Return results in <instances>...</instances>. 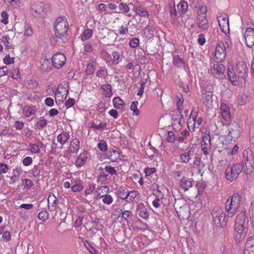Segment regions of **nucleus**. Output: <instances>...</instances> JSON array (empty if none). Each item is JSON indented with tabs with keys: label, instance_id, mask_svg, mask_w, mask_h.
<instances>
[{
	"label": "nucleus",
	"instance_id": "obj_1",
	"mask_svg": "<svg viewBox=\"0 0 254 254\" xmlns=\"http://www.w3.org/2000/svg\"><path fill=\"white\" fill-rule=\"evenodd\" d=\"M249 227V219L246 211L241 212L237 216L235 225L234 237L237 242L243 240L247 235Z\"/></svg>",
	"mask_w": 254,
	"mask_h": 254
},
{
	"label": "nucleus",
	"instance_id": "obj_2",
	"mask_svg": "<svg viewBox=\"0 0 254 254\" xmlns=\"http://www.w3.org/2000/svg\"><path fill=\"white\" fill-rule=\"evenodd\" d=\"M241 200V197L238 193H234L228 197L225 204L228 217L232 218L234 216L240 207Z\"/></svg>",
	"mask_w": 254,
	"mask_h": 254
},
{
	"label": "nucleus",
	"instance_id": "obj_3",
	"mask_svg": "<svg viewBox=\"0 0 254 254\" xmlns=\"http://www.w3.org/2000/svg\"><path fill=\"white\" fill-rule=\"evenodd\" d=\"M68 29V23L65 17H58L55 24V34L59 39H64Z\"/></svg>",
	"mask_w": 254,
	"mask_h": 254
},
{
	"label": "nucleus",
	"instance_id": "obj_4",
	"mask_svg": "<svg viewBox=\"0 0 254 254\" xmlns=\"http://www.w3.org/2000/svg\"><path fill=\"white\" fill-rule=\"evenodd\" d=\"M243 168V165L240 163L228 166L225 171V179L230 182L236 180L242 172Z\"/></svg>",
	"mask_w": 254,
	"mask_h": 254
},
{
	"label": "nucleus",
	"instance_id": "obj_5",
	"mask_svg": "<svg viewBox=\"0 0 254 254\" xmlns=\"http://www.w3.org/2000/svg\"><path fill=\"white\" fill-rule=\"evenodd\" d=\"M198 113L197 109H193L188 119V127L191 132L193 131L195 128H198L202 123V118L198 115Z\"/></svg>",
	"mask_w": 254,
	"mask_h": 254
},
{
	"label": "nucleus",
	"instance_id": "obj_6",
	"mask_svg": "<svg viewBox=\"0 0 254 254\" xmlns=\"http://www.w3.org/2000/svg\"><path fill=\"white\" fill-rule=\"evenodd\" d=\"M243 156L246 167L245 172L247 174H250L254 170V157L252 150L248 149L244 150Z\"/></svg>",
	"mask_w": 254,
	"mask_h": 254
},
{
	"label": "nucleus",
	"instance_id": "obj_7",
	"mask_svg": "<svg viewBox=\"0 0 254 254\" xmlns=\"http://www.w3.org/2000/svg\"><path fill=\"white\" fill-rule=\"evenodd\" d=\"M68 93V84L64 82L60 84L55 91V100L63 102L66 98Z\"/></svg>",
	"mask_w": 254,
	"mask_h": 254
},
{
	"label": "nucleus",
	"instance_id": "obj_8",
	"mask_svg": "<svg viewBox=\"0 0 254 254\" xmlns=\"http://www.w3.org/2000/svg\"><path fill=\"white\" fill-rule=\"evenodd\" d=\"M226 56V48L222 42L217 44L213 58L214 61L217 63L223 62Z\"/></svg>",
	"mask_w": 254,
	"mask_h": 254
},
{
	"label": "nucleus",
	"instance_id": "obj_9",
	"mask_svg": "<svg viewBox=\"0 0 254 254\" xmlns=\"http://www.w3.org/2000/svg\"><path fill=\"white\" fill-rule=\"evenodd\" d=\"M217 20L221 30L226 34L229 33L230 28L228 15L223 13L217 16Z\"/></svg>",
	"mask_w": 254,
	"mask_h": 254
},
{
	"label": "nucleus",
	"instance_id": "obj_10",
	"mask_svg": "<svg viewBox=\"0 0 254 254\" xmlns=\"http://www.w3.org/2000/svg\"><path fill=\"white\" fill-rule=\"evenodd\" d=\"M52 61L54 67L59 69L65 64L66 59L64 54L61 53H57L53 56Z\"/></svg>",
	"mask_w": 254,
	"mask_h": 254
},
{
	"label": "nucleus",
	"instance_id": "obj_11",
	"mask_svg": "<svg viewBox=\"0 0 254 254\" xmlns=\"http://www.w3.org/2000/svg\"><path fill=\"white\" fill-rule=\"evenodd\" d=\"M244 37L246 46L252 48L254 45V29L248 27L245 30Z\"/></svg>",
	"mask_w": 254,
	"mask_h": 254
},
{
	"label": "nucleus",
	"instance_id": "obj_12",
	"mask_svg": "<svg viewBox=\"0 0 254 254\" xmlns=\"http://www.w3.org/2000/svg\"><path fill=\"white\" fill-rule=\"evenodd\" d=\"M213 221L216 226L223 227L225 225L224 222L225 214L223 213L221 210L218 212H214L212 214Z\"/></svg>",
	"mask_w": 254,
	"mask_h": 254
},
{
	"label": "nucleus",
	"instance_id": "obj_13",
	"mask_svg": "<svg viewBox=\"0 0 254 254\" xmlns=\"http://www.w3.org/2000/svg\"><path fill=\"white\" fill-rule=\"evenodd\" d=\"M236 69L239 78L245 80L247 76V64L244 62H239L236 65Z\"/></svg>",
	"mask_w": 254,
	"mask_h": 254
},
{
	"label": "nucleus",
	"instance_id": "obj_14",
	"mask_svg": "<svg viewBox=\"0 0 254 254\" xmlns=\"http://www.w3.org/2000/svg\"><path fill=\"white\" fill-rule=\"evenodd\" d=\"M136 213L140 217L145 220L148 219L149 214L148 211L145 206V205L142 203H139L136 207Z\"/></svg>",
	"mask_w": 254,
	"mask_h": 254
},
{
	"label": "nucleus",
	"instance_id": "obj_15",
	"mask_svg": "<svg viewBox=\"0 0 254 254\" xmlns=\"http://www.w3.org/2000/svg\"><path fill=\"white\" fill-rule=\"evenodd\" d=\"M221 114L222 118L226 122H229L231 120V115L230 112V108L225 103H222L220 107Z\"/></svg>",
	"mask_w": 254,
	"mask_h": 254
},
{
	"label": "nucleus",
	"instance_id": "obj_16",
	"mask_svg": "<svg viewBox=\"0 0 254 254\" xmlns=\"http://www.w3.org/2000/svg\"><path fill=\"white\" fill-rule=\"evenodd\" d=\"M212 96L213 93L212 91H207L206 90H204L202 92V99L203 103L205 106L210 107L212 106L213 102Z\"/></svg>",
	"mask_w": 254,
	"mask_h": 254
},
{
	"label": "nucleus",
	"instance_id": "obj_17",
	"mask_svg": "<svg viewBox=\"0 0 254 254\" xmlns=\"http://www.w3.org/2000/svg\"><path fill=\"white\" fill-rule=\"evenodd\" d=\"M225 71V66L221 64H214L211 68V73L215 76H222Z\"/></svg>",
	"mask_w": 254,
	"mask_h": 254
},
{
	"label": "nucleus",
	"instance_id": "obj_18",
	"mask_svg": "<svg viewBox=\"0 0 254 254\" xmlns=\"http://www.w3.org/2000/svg\"><path fill=\"white\" fill-rule=\"evenodd\" d=\"M196 24L201 31H207L209 28L208 22L206 17L197 18Z\"/></svg>",
	"mask_w": 254,
	"mask_h": 254
},
{
	"label": "nucleus",
	"instance_id": "obj_19",
	"mask_svg": "<svg viewBox=\"0 0 254 254\" xmlns=\"http://www.w3.org/2000/svg\"><path fill=\"white\" fill-rule=\"evenodd\" d=\"M106 156L108 159L112 162H119L121 160L120 152L114 149L107 151Z\"/></svg>",
	"mask_w": 254,
	"mask_h": 254
},
{
	"label": "nucleus",
	"instance_id": "obj_20",
	"mask_svg": "<svg viewBox=\"0 0 254 254\" xmlns=\"http://www.w3.org/2000/svg\"><path fill=\"white\" fill-rule=\"evenodd\" d=\"M57 198L54 193L50 192L48 198V209L50 211L56 210L57 208Z\"/></svg>",
	"mask_w": 254,
	"mask_h": 254
},
{
	"label": "nucleus",
	"instance_id": "obj_21",
	"mask_svg": "<svg viewBox=\"0 0 254 254\" xmlns=\"http://www.w3.org/2000/svg\"><path fill=\"white\" fill-rule=\"evenodd\" d=\"M194 152V149L193 147H191L187 152L181 154L180 158L182 162L184 163H189L193 157Z\"/></svg>",
	"mask_w": 254,
	"mask_h": 254
},
{
	"label": "nucleus",
	"instance_id": "obj_22",
	"mask_svg": "<svg viewBox=\"0 0 254 254\" xmlns=\"http://www.w3.org/2000/svg\"><path fill=\"white\" fill-rule=\"evenodd\" d=\"M87 155V152L86 151L80 153L75 160V166L77 167H80L84 165L88 158Z\"/></svg>",
	"mask_w": 254,
	"mask_h": 254
},
{
	"label": "nucleus",
	"instance_id": "obj_23",
	"mask_svg": "<svg viewBox=\"0 0 254 254\" xmlns=\"http://www.w3.org/2000/svg\"><path fill=\"white\" fill-rule=\"evenodd\" d=\"M1 42L4 45L6 49H14L15 46L11 44V40L8 35H4L1 36L0 39Z\"/></svg>",
	"mask_w": 254,
	"mask_h": 254
},
{
	"label": "nucleus",
	"instance_id": "obj_24",
	"mask_svg": "<svg viewBox=\"0 0 254 254\" xmlns=\"http://www.w3.org/2000/svg\"><path fill=\"white\" fill-rule=\"evenodd\" d=\"M79 148V141L77 138H74L72 139L70 143L68 151L70 153H76Z\"/></svg>",
	"mask_w": 254,
	"mask_h": 254
},
{
	"label": "nucleus",
	"instance_id": "obj_25",
	"mask_svg": "<svg viewBox=\"0 0 254 254\" xmlns=\"http://www.w3.org/2000/svg\"><path fill=\"white\" fill-rule=\"evenodd\" d=\"M201 150L204 155H206L209 154L211 148L210 139H207V137H203L201 142Z\"/></svg>",
	"mask_w": 254,
	"mask_h": 254
},
{
	"label": "nucleus",
	"instance_id": "obj_26",
	"mask_svg": "<svg viewBox=\"0 0 254 254\" xmlns=\"http://www.w3.org/2000/svg\"><path fill=\"white\" fill-rule=\"evenodd\" d=\"M109 188L107 186H102L98 188L95 192V198L96 199H100L103 198L107 192L109 191Z\"/></svg>",
	"mask_w": 254,
	"mask_h": 254
},
{
	"label": "nucleus",
	"instance_id": "obj_27",
	"mask_svg": "<svg viewBox=\"0 0 254 254\" xmlns=\"http://www.w3.org/2000/svg\"><path fill=\"white\" fill-rule=\"evenodd\" d=\"M180 187L185 191L188 190L191 187V182L187 178H183L179 180Z\"/></svg>",
	"mask_w": 254,
	"mask_h": 254
},
{
	"label": "nucleus",
	"instance_id": "obj_28",
	"mask_svg": "<svg viewBox=\"0 0 254 254\" xmlns=\"http://www.w3.org/2000/svg\"><path fill=\"white\" fill-rule=\"evenodd\" d=\"M70 137L69 134L66 132H63L57 136V141L61 145L65 144Z\"/></svg>",
	"mask_w": 254,
	"mask_h": 254
},
{
	"label": "nucleus",
	"instance_id": "obj_29",
	"mask_svg": "<svg viewBox=\"0 0 254 254\" xmlns=\"http://www.w3.org/2000/svg\"><path fill=\"white\" fill-rule=\"evenodd\" d=\"M238 150H239V147H238V145H235L233 147V148L231 150V151H230L228 149L224 148L223 150H218V152L220 153H222L224 155H226L227 156H230V155H235V154H237V153L238 152Z\"/></svg>",
	"mask_w": 254,
	"mask_h": 254
},
{
	"label": "nucleus",
	"instance_id": "obj_30",
	"mask_svg": "<svg viewBox=\"0 0 254 254\" xmlns=\"http://www.w3.org/2000/svg\"><path fill=\"white\" fill-rule=\"evenodd\" d=\"M233 69L232 70L230 68V67L228 68V76L229 80L233 84L236 85L238 84V81L239 80V77L238 76H236L234 73L232 71Z\"/></svg>",
	"mask_w": 254,
	"mask_h": 254
},
{
	"label": "nucleus",
	"instance_id": "obj_31",
	"mask_svg": "<svg viewBox=\"0 0 254 254\" xmlns=\"http://www.w3.org/2000/svg\"><path fill=\"white\" fill-rule=\"evenodd\" d=\"M128 190L126 187H120L117 190V194L118 196L126 201L127 197V193Z\"/></svg>",
	"mask_w": 254,
	"mask_h": 254
},
{
	"label": "nucleus",
	"instance_id": "obj_32",
	"mask_svg": "<svg viewBox=\"0 0 254 254\" xmlns=\"http://www.w3.org/2000/svg\"><path fill=\"white\" fill-rule=\"evenodd\" d=\"M244 251L254 252V236H252L248 239Z\"/></svg>",
	"mask_w": 254,
	"mask_h": 254
},
{
	"label": "nucleus",
	"instance_id": "obj_33",
	"mask_svg": "<svg viewBox=\"0 0 254 254\" xmlns=\"http://www.w3.org/2000/svg\"><path fill=\"white\" fill-rule=\"evenodd\" d=\"M114 106L116 109H123L125 106L123 100L119 97H114L113 99Z\"/></svg>",
	"mask_w": 254,
	"mask_h": 254
},
{
	"label": "nucleus",
	"instance_id": "obj_34",
	"mask_svg": "<svg viewBox=\"0 0 254 254\" xmlns=\"http://www.w3.org/2000/svg\"><path fill=\"white\" fill-rule=\"evenodd\" d=\"M23 111L24 115L27 117L31 116L35 113V108L33 106L28 105L24 107Z\"/></svg>",
	"mask_w": 254,
	"mask_h": 254
},
{
	"label": "nucleus",
	"instance_id": "obj_35",
	"mask_svg": "<svg viewBox=\"0 0 254 254\" xmlns=\"http://www.w3.org/2000/svg\"><path fill=\"white\" fill-rule=\"evenodd\" d=\"M103 95L107 98H109L112 95V86L110 84H107L102 86Z\"/></svg>",
	"mask_w": 254,
	"mask_h": 254
},
{
	"label": "nucleus",
	"instance_id": "obj_36",
	"mask_svg": "<svg viewBox=\"0 0 254 254\" xmlns=\"http://www.w3.org/2000/svg\"><path fill=\"white\" fill-rule=\"evenodd\" d=\"M139 192L135 190H132L129 191L128 190L127 193V197L126 201L127 202H131L132 201L135 197H136L139 195Z\"/></svg>",
	"mask_w": 254,
	"mask_h": 254
},
{
	"label": "nucleus",
	"instance_id": "obj_37",
	"mask_svg": "<svg viewBox=\"0 0 254 254\" xmlns=\"http://www.w3.org/2000/svg\"><path fill=\"white\" fill-rule=\"evenodd\" d=\"M31 8L36 13H41L43 11L44 4L40 2H36L32 4Z\"/></svg>",
	"mask_w": 254,
	"mask_h": 254
},
{
	"label": "nucleus",
	"instance_id": "obj_38",
	"mask_svg": "<svg viewBox=\"0 0 254 254\" xmlns=\"http://www.w3.org/2000/svg\"><path fill=\"white\" fill-rule=\"evenodd\" d=\"M26 96L27 100L30 101L38 100L40 98L38 93L33 91L27 92Z\"/></svg>",
	"mask_w": 254,
	"mask_h": 254
},
{
	"label": "nucleus",
	"instance_id": "obj_39",
	"mask_svg": "<svg viewBox=\"0 0 254 254\" xmlns=\"http://www.w3.org/2000/svg\"><path fill=\"white\" fill-rule=\"evenodd\" d=\"M93 32L91 29H85L81 34V40L82 41H86L91 38L92 36Z\"/></svg>",
	"mask_w": 254,
	"mask_h": 254
},
{
	"label": "nucleus",
	"instance_id": "obj_40",
	"mask_svg": "<svg viewBox=\"0 0 254 254\" xmlns=\"http://www.w3.org/2000/svg\"><path fill=\"white\" fill-rule=\"evenodd\" d=\"M136 14L141 16L147 17L149 15L148 12L144 8L140 6H136L135 7Z\"/></svg>",
	"mask_w": 254,
	"mask_h": 254
},
{
	"label": "nucleus",
	"instance_id": "obj_41",
	"mask_svg": "<svg viewBox=\"0 0 254 254\" xmlns=\"http://www.w3.org/2000/svg\"><path fill=\"white\" fill-rule=\"evenodd\" d=\"M138 105V101H133L131 103L130 110L132 111L134 116H138L140 114V110L137 109Z\"/></svg>",
	"mask_w": 254,
	"mask_h": 254
},
{
	"label": "nucleus",
	"instance_id": "obj_42",
	"mask_svg": "<svg viewBox=\"0 0 254 254\" xmlns=\"http://www.w3.org/2000/svg\"><path fill=\"white\" fill-rule=\"evenodd\" d=\"M28 150L33 154H39L40 152L39 146L34 143H30L29 144Z\"/></svg>",
	"mask_w": 254,
	"mask_h": 254
},
{
	"label": "nucleus",
	"instance_id": "obj_43",
	"mask_svg": "<svg viewBox=\"0 0 254 254\" xmlns=\"http://www.w3.org/2000/svg\"><path fill=\"white\" fill-rule=\"evenodd\" d=\"M188 8V3L184 0H181L178 4V9L182 13H185Z\"/></svg>",
	"mask_w": 254,
	"mask_h": 254
},
{
	"label": "nucleus",
	"instance_id": "obj_44",
	"mask_svg": "<svg viewBox=\"0 0 254 254\" xmlns=\"http://www.w3.org/2000/svg\"><path fill=\"white\" fill-rule=\"evenodd\" d=\"M95 68V64L93 63L90 62L88 63L87 64L85 69L86 74L87 75H90L93 73L94 72Z\"/></svg>",
	"mask_w": 254,
	"mask_h": 254
},
{
	"label": "nucleus",
	"instance_id": "obj_45",
	"mask_svg": "<svg viewBox=\"0 0 254 254\" xmlns=\"http://www.w3.org/2000/svg\"><path fill=\"white\" fill-rule=\"evenodd\" d=\"M112 56V62L115 64H118L122 60L120 53L117 52H113Z\"/></svg>",
	"mask_w": 254,
	"mask_h": 254
},
{
	"label": "nucleus",
	"instance_id": "obj_46",
	"mask_svg": "<svg viewBox=\"0 0 254 254\" xmlns=\"http://www.w3.org/2000/svg\"><path fill=\"white\" fill-rule=\"evenodd\" d=\"M8 17H9V14L7 13V11L3 10L1 13V19H0V22L4 24V25H7L9 21H8Z\"/></svg>",
	"mask_w": 254,
	"mask_h": 254
},
{
	"label": "nucleus",
	"instance_id": "obj_47",
	"mask_svg": "<svg viewBox=\"0 0 254 254\" xmlns=\"http://www.w3.org/2000/svg\"><path fill=\"white\" fill-rule=\"evenodd\" d=\"M34 32L32 27L28 24H26L24 26V35L26 37H31Z\"/></svg>",
	"mask_w": 254,
	"mask_h": 254
},
{
	"label": "nucleus",
	"instance_id": "obj_48",
	"mask_svg": "<svg viewBox=\"0 0 254 254\" xmlns=\"http://www.w3.org/2000/svg\"><path fill=\"white\" fill-rule=\"evenodd\" d=\"M119 9L120 10L118 12L127 13L129 11V7L126 3L121 2L119 5Z\"/></svg>",
	"mask_w": 254,
	"mask_h": 254
},
{
	"label": "nucleus",
	"instance_id": "obj_49",
	"mask_svg": "<svg viewBox=\"0 0 254 254\" xmlns=\"http://www.w3.org/2000/svg\"><path fill=\"white\" fill-rule=\"evenodd\" d=\"M173 63L177 66H181L184 64V60L178 55H176L173 57Z\"/></svg>",
	"mask_w": 254,
	"mask_h": 254
},
{
	"label": "nucleus",
	"instance_id": "obj_50",
	"mask_svg": "<svg viewBox=\"0 0 254 254\" xmlns=\"http://www.w3.org/2000/svg\"><path fill=\"white\" fill-rule=\"evenodd\" d=\"M71 189L73 192H78L83 189V187L82 183H78L73 185Z\"/></svg>",
	"mask_w": 254,
	"mask_h": 254
},
{
	"label": "nucleus",
	"instance_id": "obj_51",
	"mask_svg": "<svg viewBox=\"0 0 254 254\" xmlns=\"http://www.w3.org/2000/svg\"><path fill=\"white\" fill-rule=\"evenodd\" d=\"M207 9L206 6H201L197 11V17H206V13L207 12Z\"/></svg>",
	"mask_w": 254,
	"mask_h": 254
},
{
	"label": "nucleus",
	"instance_id": "obj_52",
	"mask_svg": "<svg viewBox=\"0 0 254 254\" xmlns=\"http://www.w3.org/2000/svg\"><path fill=\"white\" fill-rule=\"evenodd\" d=\"M14 57H10L9 55H6L3 59V63L7 64H13L14 63Z\"/></svg>",
	"mask_w": 254,
	"mask_h": 254
},
{
	"label": "nucleus",
	"instance_id": "obj_53",
	"mask_svg": "<svg viewBox=\"0 0 254 254\" xmlns=\"http://www.w3.org/2000/svg\"><path fill=\"white\" fill-rule=\"evenodd\" d=\"M22 186L24 189H28L33 186L32 182L28 179H24L22 181Z\"/></svg>",
	"mask_w": 254,
	"mask_h": 254
},
{
	"label": "nucleus",
	"instance_id": "obj_54",
	"mask_svg": "<svg viewBox=\"0 0 254 254\" xmlns=\"http://www.w3.org/2000/svg\"><path fill=\"white\" fill-rule=\"evenodd\" d=\"M49 217V214L46 211H42L38 213V218L42 220L43 221H45L48 219Z\"/></svg>",
	"mask_w": 254,
	"mask_h": 254
},
{
	"label": "nucleus",
	"instance_id": "obj_55",
	"mask_svg": "<svg viewBox=\"0 0 254 254\" xmlns=\"http://www.w3.org/2000/svg\"><path fill=\"white\" fill-rule=\"evenodd\" d=\"M41 173L40 167L38 166H35L31 170L30 173L34 177H37L40 176Z\"/></svg>",
	"mask_w": 254,
	"mask_h": 254
},
{
	"label": "nucleus",
	"instance_id": "obj_56",
	"mask_svg": "<svg viewBox=\"0 0 254 254\" xmlns=\"http://www.w3.org/2000/svg\"><path fill=\"white\" fill-rule=\"evenodd\" d=\"M102 201L104 203L109 205L113 202V198L111 195L106 194L103 197Z\"/></svg>",
	"mask_w": 254,
	"mask_h": 254
},
{
	"label": "nucleus",
	"instance_id": "obj_57",
	"mask_svg": "<svg viewBox=\"0 0 254 254\" xmlns=\"http://www.w3.org/2000/svg\"><path fill=\"white\" fill-rule=\"evenodd\" d=\"M98 148L102 151H106L107 150V145L104 140H101L98 144Z\"/></svg>",
	"mask_w": 254,
	"mask_h": 254
},
{
	"label": "nucleus",
	"instance_id": "obj_58",
	"mask_svg": "<svg viewBox=\"0 0 254 254\" xmlns=\"http://www.w3.org/2000/svg\"><path fill=\"white\" fill-rule=\"evenodd\" d=\"M167 140L169 142H173L176 139L175 133L172 131H169L167 132Z\"/></svg>",
	"mask_w": 254,
	"mask_h": 254
},
{
	"label": "nucleus",
	"instance_id": "obj_59",
	"mask_svg": "<svg viewBox=\"0 0 254 254\" xmlns=\"http://www.w3.org/2000/svg\"><path fill=\"white\" fill-rule=\"evenodd\" d=\"M106 126L107 124L105 123H100L98 125L93 123L91 125V127L97 130H100L104 129L106 127Z\"/></svg>",
	"mask_w": 254,
	"mask_h": 254
},
{
	"label": "nucleus",
	"instance_id": "obj_60",
	"mask_svg": "<svg viewBox=\"0 0 254 254\" xmlns=\"http://www.w3.org/2000/svg\"><path fill=\"white\" fill-rule=\"evenodd\" d=\"M136 227L141 230H145L147 228V225L146 223H143L141 220H138L135 222Z\"/></svg>",
	"mask_w": 254,
	"mask_h": 254
},
{
	"label": "nucleus",
	"instance_id": "obj_61",
	"mask_svg": "<svg viewBox=\"0 0 254 254\" xmlns=\"http://www.w3.org/2000/svg\"><path fill=\"white\" fill-rule=\"evenodd\" d=\"M107 74V70L104 68V67H100L99 70L96 72V76L98 77H102Z\"/></svg>",
	"mask_w": 254,
	"mask_h": 254
},
{
	"label": "nucleus",
	"instance_id": "obj_62",
	"mask_svg": "<svg viewBox=\"0 0 254 254\" xmlns=\"http://www.w3.org/2000/svg\"><path fill=\"white\" fill-rule=\"evenodd\" d=\"M8 170L9 167L7 164L0 163V175L5 174Z\"/></svg>",
	"mask_w": 254,
	"mask_h": 254
},
{
	"label": "nucleus",
	"instance_id": "obj_63",
	"mask_svg": "<svg viewBox=\"0 0 254 254\" xmlns=\"http://www.w3.org/2000/svg\"><path fill=\"white\" fill-rule=\"evenodd\" d=\"M84 244L85 245V246L88 250V252L91 254H98L97 251L96 250V249L90 244L87 243L88 245H86L85 243H84Z\"/></svg>",
	"mask_w": 254,
	"mask_h": 254
},
{
	"label": "nucleus",
	"instance_id": "obj_64",
	"mask_svg": "<svg viewBox=\"0 0 254 254\" xmlns=\"http://www.w3.org/2000/svg\"><path fill=\"white\" fill-rule=\"evenodd\" d=\"M250 215L251 221L254 226V200L251 203Z\"/></svg>",
	"mask_w": 254,
	"mask_h": 254
}]
</instances>
